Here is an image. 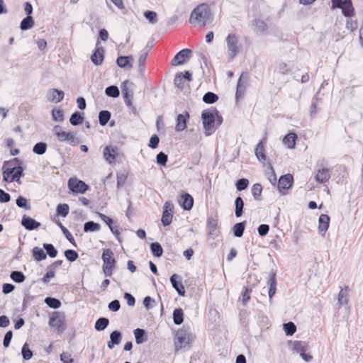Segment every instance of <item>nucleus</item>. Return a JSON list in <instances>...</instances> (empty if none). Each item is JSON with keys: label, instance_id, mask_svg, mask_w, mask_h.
<instances>
[{"label": "nucleus", "instance_id": "nucleus-45", "mask_svg": "<svg viewBox=\"0 0 363 363\" xmlns=\"http://www.w3.org/2000/svg\"><path fill=\"white\" fill-rule=\"evenodd\" d=\"M218 99V96L213 92H207L203 96V101L206 104H213Z\"/></svg>", "mask_w": 363, "mask_h": 363}, {"label": "nucleus", "instance_id": "nucleus-18", "mask_svg": "<svg viewBox=\"0 0 363 363\" xmlns=\"http://www.w3.org/2000/svg\"><path fill=\"white\" fill-rule=\"evenodd\" d=\"M64 92L62 91L58 90L57 89H52L49 90L47 94V99L50 102L52 103H59L64 98Z\"/></svg>", "mask_w": 363, "mask_h": 363}, {"label": "nucleus", "instance_id": "nucleus-56", "mask_svg": "<svg viewBox=\"0 0 363 363\" xmlns=\"http://www.w3.org/2000/svg\"><path fill=\"white\" fill-rule=\"evenodd\" d=\"M65 256L67 260L74 262L78 258V254L73 250H67L65 252Z\"/></svg>", "mask_w": 363, "mask_h": 363}, {"label": "nucleus", "instance_id": "nucleus-23", "mask_svg": "<svg viewBox=\"0 0 363 363\" xmlns=\"http://www.w3.org/2000/svg\"><path fill=\"white\" fill-rule=\"evenodd\" d=\"M21 224L23 227H25L26 229L28 230H33L34 229H36L40 225V223L39 222L26 216L23 217Z\"/></svg>", "mask_w": 363, "mask_h": 363}, {"label": "nucleus", "instance_id": "nucleus-22", "mask_svg": "<svg viewBox=\"0 0 363 363\" xmlns=\"http://www.w3.org/2000/svg\"><path fill=\"white\" fill-rule=\"evenodd\" d=\"M330 218L326 214H321L318 219V231L321 235H324L329 227Z\"/></svg>", "mask_w": 363, "mask_h": 363}, {"label": "nucleus", "instance_id": "nucleus-28", "mask_svg": "<svg viewBox=\"0 0 363 363\" xmlns=\"http://www.w3.org/2000/svg\"><path fill=\"white\" fill-rule=\"evenodd\" d=\"M291 349L300 354L307 350V343L303 341H294L291 342Z\"/></svg>", "mask_w": 363, "mask_h": 363}, {"label": "nucleus", "instance_id": "nucleus-6", "mask_svg": "<svg viewBox=\"0 0 363 363\" xmlns=\"http://www.w3.org/2000/svg\"><path fill=\"white\" fill-rule=\"evenodd\" d=\"M102 269L106 277H111L116 268V261L113 257V252L111 249H104L102 253Z\"/></svg>", "mask_w": 363, "mask_h": 363}, {"label": "nucleus", "instance_id": "nucleus-64", "mask_svg": "<svg viewBox=\"0 0 363 363\" xmlns=\"http://www.w3.org/2000/svg\"><path fill=\"white\" fill-rule=\"evenodd\" d=\"M60 360L63 363H72L73 359L72 357V355L70 353L68 352H63L60 355Z\"/></svg>", "mask_w": 363, "mask_h": 363}, {"label": "nucleus", "instance_id": "nucleus-29", "mask_svg": "<svg viewBox=\"0 0 363 363\" xmlns=\"http://www.w3.org/2000/svg\"><path fill=\"white\" fill-rule=\"evenodd\" d=\"M255 155L259 162H264L266 160V156L264 154V147L263 141L261 140L258 143L255 147Z\"/></svg>", "mask_w": 363, "mask_h": 363}, {"label": "nucleus", "instance_id": "nucleus-60", "mask_svg": "<svg viewBox=\"0 0 363 363\" xmlns=\"http://www.w3.org/2000/svg\"><path fill=\"white\" fill-rule=\"evenodd\" d=\"M53 120L55 121H62L64 119L63 112L60 109H54L52 112Z\"/></svg>", "mask_w": 363, "mask_h": 363}, {"label": "nucleus", "instance_id": "nucleus-38", "mask_svg": "<svg viewBox=\"0 0 363 363\" xmlns=\"http://www.w3.org/2000/svg\"><path fill=\"white\" fill-rule=\"evenodd\" d=\"M111 118V113L108 111H101L99 114V123L101 125H105Z\"/></svg>", "mask_w": 363, "mask_h": 363}, {"label": "nucleus", "instance_id": "nucleus-36", "mask_svg": "<svg viewBox=\"0 0 363 363\" xmlns=\"http://www.w3.org/2000/svg\"><path fill=\"white\" fill-rule=\"evenodd\" d=\"M109 320L106 318H99L95 323V329L98 331L104 330L108 325Z\"/></svg>", "mask_w": 363, "mask_h": 363}, {"label": "nucleus", "instance_id": "nucleus-30", "mask_svg": "<svg viewBox=\"0 0 363 363\" xmlns=\"http://www.w3.org/2000/svg\"><path fill=\"white\" fill-rule=\"evenodd\" d=\"M339 8L342 9V12L345 16H350L353 14L354 9L350 0H344Z\"/></svg>", "mask_w": 363, "mask_h": 363}, {"label": "nucleus", "instance_id": "nucleus-4", "mask_svg": "<svg viewBox=\"0 0 363 363\" xmlns=\"http://www.w3.org/2000/svg\"><path fill=\"white\" fill-rule=\"evenodd\" d=\"M193 340L194 336L189 330L186 328H181L176 333L174 340L175 349L179 350L182 348H189Z\"/></svg>", "mask_w": 363, "mask_h": 363}, {"label": "nucleus", "instance_id": "nucleus-27", "mask_svg": "<svg viewBox=\"0 0 363 363\" xmlns=\"http://www.w3.org/2000/svg\"><path fill=\"white\" fill-rule=\"evenodd\" d=\"M121 340L120 332L115 330L110 335V341L108 342V347L112 349L115 345H118Z\"/></svg>", "mask_w": 363, "mask_h": 363}, {"label": "nucleus", "instance_id": "nucleus-62", "mask_svg": "<svg viewBox=\"0 0 363 363\" xmlns=\"http://www.w3.org/2000/svg\"><path fill=\"white\" fill-rule=\"evenodd\" d=\"M167 161V155L162 152H160L157 155V162L159 164L165 165Z\"/></svg>", "mask_w": 363, "mask_h": 363}, {"label": "nucleus", "instance_id": "nucleus-5", "mask_svg": "<svg viewBox=\"0 0 363 363\" xmlns=\"http://www.w3.org/2000/svg\"><path fill=\"white\" fill-rule=\"evenodd\" d=\"M225 43L228 57L234 59L241 49L239 36L235 32L230 33L225 38Z\"/></svg>", "mask_w": 363, "mask_h": 363}, {"label": "nucleus", "instance_id": "nucleus-15", "mask_svg": "<svg viewBox=\"0 0 363 363\" xmlns=\"http://www.w3.org/2000/svg\"><path fill=\"white\" fill-rule=\"evenodd\" d=\"M293 177L292 175L288 174L284 176H281L278 182L277 188L280 193L284 194V191L289 189L293 183Z\"/></svg>", "mask_w": 363, "mask_h": 363}, {"label": "nucleus", "instance_id": "nucleus-40", "mask_svg": "<svg viewBox=\"0 0 363 363\" xmlns=\"http://www.w3.org/2000/svg\"><path fill=\"white\" fill-rule=\"evenodd\" d=\"M45 303L50 307L54 309L59 308L61 306V302L55 298L47 297L45 299Z\"/></svg>", "mask_w": 363, "mask_h": 363}, {"label": "nucleus", "instance_id": "nucleus-8", "mask_svg": "<svg viewBox=\"0 0 363 363\" xmlns=\"http://www.w3.org/2000/svg\"><path fill=\"white\" fill-rule=\"evenodd\" d=\"M65 316L63 313L55 311L50 314L49 325L55 328L57 333H62L65 330Z\"/></svg>", "mask_w": 363, "mask_h": 363}, {"label": "nucleus", "instance_id": "nucleus-55", "mask_svg": "<svg viewBox=\"0 0 363 363\" xmlns=\"http://www.w3.org/2000/svg\"><path fill=\"white\" fill-rule=\"evenodd\" d=\"M43 247L50 257L54 258L57 256V252L52 244H44Z\"/></svg>", "mask_w": 363, "mask_h": 363}, {"label": "nucleus", "instance_id": "nucleus-53", "mask_svg": "<svg viewBox=\"0 0 363 363\" xmlns=\"http://www.w3.org/2000/svg\"><path fill=\"white\" fill-rule=\"evenodd\" d=\"M23 358L25 360H29L33 357V352L29 349L28 345L25 343L21 349Z\"/></svg>", "mask_w": 363, "mask_h": 363}, {"label": "nucleus", "instance_id": "nucleus-46", "mask_svg": "<svg viewBox=\"0 0 363 363\" xmlns=\"http://www.w3.org/2000/svg\"><path fill=\"white\" fill-rule=\"evenodd\" d=\"M144 16L151 24H155L158 21L157 15L155 11H147L144 13Z\"/></svg>", "mask_w": 363, "mask_h": 363}, {"label": "nucleus", "instance_id": "nucleus-43", "mask_svg": "<svg viewBox=\"0 0 363 363\" xmlns=\"http://www.w3.org/2000/svg\"><path fill=\"white\" fill-rule=\"evenodd\" d=\"M262 191V187L261 184H255L252 186L251 192H252V194L253 197L255 198V199H256V200L260 199Z\"/></svg>", "mask_w": 363, "mask_h": 363}, {"label": "nucleus", "instance_id": "nucleus-2", "mask_svg": "<svg viewBox=\"0 0 363 363\" xmlns=\"http://www.w3.org/2000/svg\"><path fill=\"white\" fill-rule=\"evenodd\" d=\"M15 161H6L3 164V179L6 182H13L14 181L18 182L22 174L23 169L21 167H16Z\"/></svg>", "mask_w": 363, "mask_h": 363}, {"label": "nucleus", "instance_id": "nucleus-21", "mask_svg": "<svg viewBox=\"0 0 363 363\" xmlns=\"http://www.w3.org/2000/svg\"><path fill=\"white\" fill-rule=\"evenodd\" d=\"M189 117V115L187 112H185L182 114H179L177 118V124L175 126V130L177 132H180L184 130L186 128V121Z\"/></svg>", "mask_w": 363, "mask_h": 363}, {"label": "nucleus", "instance_id": "nucleus-59", "mask_svg": "<svg viewBox=\"0 0 363 363\" xmlns=\"http://www.w3.org/2000/svg\"><path fill=\"white\" fill-rule=\"evenodd\" d=\"M127 179V174L125 172L117 173V187L120 188L123 186Z\"/></svg>", "mask_w": 363, "mask_h": 363}, {"label": "nucleus", "instance_id": "nucleus-37", "mask_svg": "<svg viewBox=\"0 0 363 363\" xmlns=\"http://www.w3.org/2000/svg\"><path fill=\"white\" fill-rule=\"evenodd\" d=\"M33 255L35 259L38 262L46 259V254L45 252L41 248L37 247L33 249Z\"/></svg>", "mask_w": 363, "mask_h": 363}, {"label": "nucleus", "instance_id": "nucleus-10", "mask_svg": "<svg viewBox=\"0 0 363 363\" xmlns=\"http://www.w3.org/2000/svg\"><path fill=\"white\" fill-rule=\"evenodd\" d=\"M68 188L74 194H84L89 186L83 181L77 178H70L67 183Z\"/></svg>", "mask_w": 363, "mask_h": 363}, {"label": "nucleus", "instance_id": "nucleus-33", "mask_svg": "<svg viewBox=\"0 0 363 363\" xmlns=\"http://www.w3.org/2000/svg\"><path fill=\"white\" fill-rule=\"evenodd\" d=\"M269 299L272 298V296L276 293V286H277V281H276V277L275 274H272L270 275L269 279Z\"/></svg>", "mask_w": 363, "mask_h": 363}, {"label": "nucleus", "instance_id": "nucleus-57", "mask_svg": "<svg viewBox=\"0 0 363 363\" xmlns=\"http://www.w3.org/2000/svg\"><path fill=\"white\" fill-rule=\"evenodd\" d=\"M69 206L67 204H59L57 207V212L59 215L66 216L69 213Z\"/></svg>", "mask_w": 363, "mask_h": 363}, {"label": "nucleus", "instance_id": "nucleus-14", "mask_svg": "<svg viewBox=\"0 0 363 363\" xmlns=\"http://www.w3.org/2000/svg\"><path fill=\"white\" fill-rule=\"evenodd\" d=\"M174 205L170 201L164 203L161 221L164 225H169L172 223Z\"/></svg>", "mask_w": 363, "mask_h": 363}, {"label": "nucleus", "instance_id": "nucleus-1", "mask_svg": "<svg viewBox=\"0 0 363 363\" xmlns=\"http://www.w3.org/2000/svg\"><path fill=\"white\" fill-rule=\"evenodd\" d=\"M213 20V14L208 4L203 3L198 5L191 13L189 22L194 24L206 26Z\"/></svg>", "mask_w": 363, "mask_h": 363}, {"label": "nucleus", "instance_id": "nucleus-41", "mask_svg": "<svg viewBox=\"0 0 363 363\" xmlns=\"http://www.w3.org/2000/svg\"><path fill=\"white\" fill-rule=\"evenodd\" d=\"M244 230H245V223L244 222L236 223L233 226V233H234V235L237 238L242 237V235H243Z\"/></svg>", "mask_w": 363, "mask_h": 363}, {"label": "nucleus", "instance_id": "nucleus-26", "mask_svg": "<svg viewBox=\"0 0 363 363\" xmlns=\"http://www.w3.org/2000/svg\"><path fill=\"white\" fill-rule=\"evenodd\" d=\"M91 62L96 65H99L104 60V50L103 48H98L91 57Z\"/></svg>", "mask_w": 363, "mask_h": 363}, {"label": "nucleus", "instance_id": "nucleus-50", "mask_svg": "<svg viewBox=\"0 0 363 363\" xmlns=\"http://www.w3.org/2000/svg\"><path fill=\"white\" fill-rule=\"evenodd\" d=\"M283 327L286 335H292L296 330V327L292 322L284 323Z\"/></svg>", "mask_w": 363, "mask_h": 363}, {"label": "nucleus", "instance_id": "nucleus-24", "mask_svg": "<svg viewBox=\"0 0 363 363\" xmlns=\"http://www.w3.org/2000/svg\"><path fill=\"white\" fill-rule=\"evenodd\" d=\"M297 135L295 133H289L283 138L284 145L289 149H294L296 145Z\"/></svg>", "mask_w": 363, "mask_h": 363}, {"label": "nucleus", "instance_id": "nucleus-49", "mask_svg": "<svg viewBox=\"0 0 363 363\" xmlns=\"http://www.w3.org/2000/svg\"><path fill=\"white\" fill-rule=\"evenodd\" d=\"M47 145L44 143H36L33 149L34 153L38 155H43L46 152Z\"/></svg>", "mask_w": 363, "mask_h": 363}, {"label": "nucleus", "instance_id": "nucleus-47", "mask_svg": "<svg viewBox=\"0 0 363 363\" xmlns=\"http://www.w3.org/2000/svg\"><path fill=\"white\" fill-rule=\"evenodd\" d=\"M105 93L107 96L113 98L118 97L120 94L118 88L113 85L108 86L105 90Z\"/></svg>", "mask_w": 363, "mask_h": 363}, {"label": "nucleus", "instance_id": "nucleus-39", "mask_svg": "<svg viewBox=\"0 0 363 363\" xmlns=\"http://www.w3.org/2000/svg\"><path fill=\"white\" fill-rule=\"evenodd\" d=\"M100 229V225L93 221H88L84 225V232H94Z\"/></svg>", "mask_w": 363, "mask_h": 363}, {"label": "nucleus", "instance_id": "nucleus-54", "mask_svg": "<svg viewBox=\"0 0 363 363\" xmlns=\"http://www.w3.org/2000/svg\"><path fill=\"white\" fill-rule=\"evenodd\" d=\"M267 178L272 184H275L277 182V177L274 170L271 164L269 165V169L266 172Z\"/></svg>", "mask_w": 363, "mask_h": 363}, {"label": "nucleus", "instance_id": "nucleus-42", "mask_svg": "<svg viewBox=\"0 0 363 363\" xmlns=\"http://www.w3.org/2000/svg\"><path fill=\"white\" fill-rule=\"evenodd\" d=\"M150 249L152 254L157 257H161L163 253L162 247L158 242L152 243L150 245Z\"/></svg>", "mask_w": 363, "mask_h": 363}, {"label": "nucleus", "instance_id": "nucleus-17", "mask_svg": "<svg viewBox=\"0 0 363 363\" xmlns=\"http://www.w3.org/2000/svg\"><path fill=\"white\" fill-rule=\"evenodd\" d=\"M191 50L189 49H183L179 51L173 58L172 65L173 66H177L182 65L186 58L190 57Z\"/></svg>", "mask_w": 363, "mask_h": 363}, {"label": "nucleus", "instance_id": "nucleus-12", "mask_svg": "<svg viewBox=\"0 0 363 363\" xmlns=\"http://www.w3.org/2000/svg\"><path fill=\"white\" fill-rule=\"evenodd\" d=\"M350 289L348 286L341 288L337 296V303L339 307H344L347 311H350L349 299Z\"/></svg>", "mask_w": 363, "mask_h": 363}, {"label": "nucleus", "instance_id": "nucleus-11", "mask_svg": "<svg viewBox=\"0 0 363 363\" xmlns=\"http://www.w3.org/2000/svg\"><path fill=\"white\" fill-rule=\"evenodd\" d=\"M330 169L323 164L318 165L315 174V182L320 184H324L328 182L330 178Z\"/></svg>", "mask_w": 363, "mask_h": 363}, {"label": "nucleus", "instance_id": "nucleus-7", "mask_svg": "<svg viewBox=\"0 0 363 363\" xmlns=\"http://www.w3.org/2000/svg\"><path fill=\"white\" fill-rule=\"evenodd\" d=\"M215 114H217L216 109L204 111L201 114L203 128L206 132V135H209L214 131V123L216 122Z\"/></svg>", "mask_w": 363, "mask_h": 363}, {"label": "nucleus", "instance_id": "nucleus-44", "mask_svg": "<svg viewBox=\"0 0 363 363\" xmlns=\"http://www.w3.org/2000/svg\"><path fill=\"white\" fill-rule=\"evenodd\" d=\"M134 335L137 344H142L145 341L144 338L145 330L140 328H137L134 330Z\"/></svg>", "mask_w": 363, "mask_h": 363}, {"label": "nucleus", "instance_id": "nucleus-9", "mask_svg": "<svg viewBox=\"0 0 363 363\" xmlns=\"http://www.w3.org/2000/svg\"><path fill=\"white\" fill-rule=\"evenodd\" d=\"M135 85L134 83L128 80L124 81L121 84V91L125 104L129 108L133 106L132 99L133 97V92Z\"/></svg>", "mask_w": 363, "mask_h": 363}, {"label": "nucleus", "instance_id": "nucleus-52", "mask_svg": "<svg viewBox=\"0 0 363 363\" xmlns=\"http://www.w3.org/2000/svg\"><path fill=\"white\" fill-rule=\"evenodd\" d=\"M184 82H185V80L184 79L182 72L176 74L174 79V83L177 87H178L179 89L184 88Z\"/></svg>", "mask_w": 363, "mask_h": 363}, {"label": "nucleus", "instance_id": "nucleus-51", "mask_svg": "<svg viewBox=\"0 0 363 363\" xmlns=\"http://www.w3.org/2000/svg\"><path fill=\"white\" fill-rule=\"evenodd\" d=\"M11 279L17 283H21L25 280V276L21 272L13 271L10 275Z\"/></svg>", "mask_w": 363, "mask_h": 363}, {"label": "nucleus", "instance_id": "nucleus-31", "mask_svg": "<svg viewBox=\"0 0 363 363\" xmlns=\"http://www.w3.org/2000/svg\"><path fill=\"white\" fill-rule=\"evenodd\" d=\"M267 26L262 20H255L253 23V30L259 34H263L266 32Z\"/></svg>", "mask_w": 363, "mask_h": 363}, {"label": "nucleus", "instance_id": "nucleus-34", "mask_svg": "<svg viewBox=\"0 0 363 363\" xmlns=\"http://www.w3.org/2000/svg\"><path fill=\"white\" fill-rule=\"evenodd\" d=\"M34 25V21L32 16H27L21 23V29L23 30H26L31 28Z\"/></svg>", "mask_w": 363, "mask_h": 363}, {"label": "nucleus", "instance_id": "nucleus-16", "mask_svg": "<svg viewBox=\"0 0 363 363\" xmlns=\"http://www.w3.org/2000/svg\"><path fill=\"white\" fill-rule=\"evenodd\" d=\"M170 282L172 285V287L180 296H184L185 295V289L182 284V278L180 275L174 274L170 277Z\"/></svg>", "mask_w": 363, "mask_h": 363}, {"label": "nucleus", "instance_id": "nucleus-58", "mask_svg": "<svg viewBox=\"0 0 363 363\" xmlns=\"http://www.w3.org/2000/svg\"><path fill=\"white\" fill-rule=\"evenodd\" d=\"M249 181L247 179H240L236 182V188L238 191H242L247 188Z\"/></svg>", "mask_w": 363, "mask_h": 363}, {"label": "nucleus", "instance_id": "nucleus-61", "mask_svg": "<svg viewBox=\"0 0 363 363\" xmlns=\"http://www.w3.org/2000/svg\"><path fill=\"white\" fill-rule=\"evenodd\" d=\"M55 272L54 269L49 268L47 273L45 274V276L43 278V281L44 283H48L50 280L55 277Z\"/></svg>", "mask_w": 363, "mask_h": 363}, {"label": "nucleus", "instance_id": "nucleus-32", "mask_svg": "<svg viewBox=\"0 0 363 363\" xmlns=\"http://www.w3.org/2000/svg\"><path fill=\"white\" fill-rule=\"evenodd\" d=\"M235 213L236 217H240L243 212L244 201L240 196L235 199Z\"/></svg>", "mask_w": 363, "mask_h": 363}, {"label": "nucleus", "instance_id": "nucleus-20", "mask_svg": "<svg viewBox=\"0 0 363 363\" xmlns=\"http://www.w3.org/2000/svg\"><path fill=\"white\" fill-rule=\"evenodd\" d=\"M133 60V56H121L117 58L116 64L121 68L131 69Z\"/></svg>", "mask_w": 363, "mask_h": 363}, {"label": "nucleus", "instance_id": "nucleus-25", "mask_svg": "<svg viewBox=\"0 0 363 363\" xmlns=\"http://www.w3.org/2000/svg\"><path fill=\"white\" fill-rule=\"evenodd\" d=\"M208 234L213 238L218 235V222L214 218H209L207 223Z\"/></svg>", "mask_w": 363, "mask_h": 363}, {"label": "nucleus", "instance_id": "nucleus-19", "mask_svg": "<svg viewBox=\"0 0 363 363\" xmlns=\"http://www.w3.org/2000/svg\"><path fill=\"white\" fill-rule=\"evenodd\" d=\"M179 203L180 206L184 208V209L190 210L193 206L194 199L190 194L185 193L180 196Z\"/></svg>", "mask_w": 363, "mask_h": 363}, {"label": "nucleus", "instance_id": "nucleus-13", "mask_svg": "<svg viewBox=\"0 0 363 363\" xmlns=\"http://www.w3.org/2000/svg\"><path fill=\"white\" fill-rule=\"evenodd\" d=\"M118 155V149L112 145L105 147L103 150V157L109 164H113L116 162V159Z\"/></svg>", "mask_w": 363, "mask_h": 363}, {"label": "nucleus", "instance_id": "nucleus-63", "mask_svg": "<svg viewBox=\"0 0 363 363\" xmlns=\"http://www.w3.org/2000/svg\"><path fill=\"white\" fill-rule=\"evenodd\" d=\"M269 230V226L267 224H262L257 228L258 233L260 236H265Z\"/></svg>", "mask_w": 363, "mask_h": 363}, {"label": "nucleus", "instance_id": "nucleus-35", "mask_svg": "<svg viewBox=\"0 0 363 363\" xmlns=\"http://www.w3.org/2000/svg\"><path fill=\"white\" fill-rule=\"evenodd\" d=\"M183 311L181 308H177L173 311V320L176 325H180L183 323Z\"/></svg>", "mask_w": 363, "mask_h": 363}, {"label": "nucleus", "instance_id": "nucleus-3", "mask_svg": "<svg viewBox=\"0 0 363 363\" xmlns=\"http://www.w3.org/2000/svg\"><path fill=\"white\" fill-rule=\"evenodd\" d=\"M52 133L60 143H65L72 146L78 145L80 143V140L74 133L65 131L60 125H55L52 128Z\"/></svg>", "mask_w": 363, "mask_h": 363}, {"label": "nucleus", "instance_id": "nucleus-48", "mask_svg": "<svg viewBox=\"0 0 363 363\" xmlns=\"http://www.w3.org/2000/svg\"><path fill=\"white\" fill-rule=\"evenodd\" d=\"M83 117L82 116L81 113L79 112H75L72 114L69 122L73 125H77L82 123L83 121Z\"/></svg>", "mask_w": 363, "mask_h": 363}]
</instances>
